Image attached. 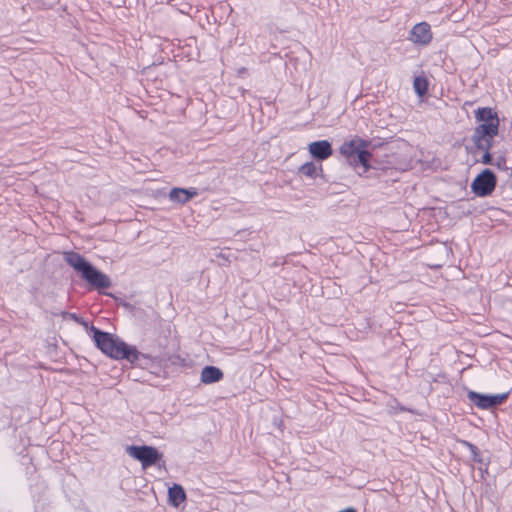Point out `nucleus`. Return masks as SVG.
<instances>
[{
    "instance_id": "f257e3e1",
    "label": "nucleus",
    "mask_w": 512,
    "mask_h": 512,
    "mask_svg": "<svg viewBox=\"0 0 512 512\" xmlns=\"http://www.w3.org/2000/svg\"><path fill=\"white\" fill-rule=\"evenodd\" d=\"M91 331L96 346L115 360H127L132 365H139L142 359H149L148 355L139 352L135 346L128 345L110 333L100 331L95 327H92Z\"/></svg>"
},
{
    "instance_id": "f03ea898",
    "label": "nucleus",
    "mask_w": 512,
    "mask_h": 512,
    "mask_svg": "<svg viewBox=\"0 0 512 512\" xmlns=\"http://www.w3.org/2000/svg\"><path fill=\"white\" fill-rule=\"evenodd\" d=\"M66 262L79 272L92 287L105 289L111 286L110 278L103 272L94 268L83 256L75 252L65 255Z\"/></svg>"
},
{
    "instance_id": "7ed1b4c3",
    "label": "nucleus",
    "mask_w": 512,
    "mask_h": 512,
    "mask_svg": "<svg viewBox=\"0 0 512 512\" xmlns=\"http://www.w3.org/2000/svg\"><path fill=\"white\" fill-rule=\"evenodd\" d=\"M370 142L359 137L345 141L340 146V153L354 167L362 166L363 172L370 169L369 160L372 154L367 150Z\"/></svg>"
},
{
    "instance_id": "20e7f679",
    "label": "nucleus",
    "mask_w": 512,
    "mask_h": 512,
    "mask_svg": "<svg viewBox=\"0 0 512 512\" xmlns=\"http://www.w3.org/2000/svg\"><path fill=\"white\" fill-rule=\"evenodd\" d=\"M126 452L130 457L140 461L143 468L153 466L162 457V454L155 447L147 445L127 446Z\"/></svg>"
},
{
    "instance_id": "39448f33",
    "label": "nucleus",
    "mask_w": 512,
    "mask_h": 512,
    "mask_svg": "<svg viewBox=\"0 0 512 512\" xmlns=\"http://www.w3.org/2000/svg\"><path fill=\"white\" fill-rule=\"evenodd\" d=\"M496 187V177L489 170H483L472 182V192L478 197H486L490 195Z\"/></svg>"
},
{
    "instance_id": "423d86ee",
    "label": "nucleus",
    "mask_w": 512,
    "mask_h": 512,
    "mask_svg": "<svg viewBox=\"0 0 512 512\" xmlns=\"http://www.w3.org/2000/svg\"><path fill=\"white\" fill-rule=\"evenodd\" d=\"M433 38L431 26L427 22L414 25L409 34V40L418 46H427Z\"/></svg>"
},
{
    "instance_id": "0eeeda50",
    "label": "nucleus",
    "mask_w": 512,
    "mask_h": 512,
    "mask_svg": "<svg viewBox=\"0 0 512 512\" xmlns=\"http://www.w3.org/2000/svg\"><path fill=\"white\" fill-rule=\"evenodd\" d=\"M497 134L489 127L475 128L472 141L478 150H490L493 146V139Z\"/></svg>"
},
{
    "instance_id": "6e6552de",
    "label": "nucleus",
    "mask_w": 512,
    "mask_h": 512,
    "mask_svg": "<svg viewBox=\"0 0 512 512\" xmlns=\"http://www.w3.org/2000/svg\"><path fill=\"white\" fill-rule=\"evenodd\" d=\"M477 121L481 122L476 128L489 127L494 130V134H498L499 118L496 112L489 107L479 108L475 113Z\"/></svg>"
},
{
    "instance_id": "1a4fd4ad",
    "label": "nucleus",
    "mask_w": 512,
    "mask_h": 512,
    "mask_svg": "<svg viewBox=\"0 0 512 512\" xmlns=\"http://www.w3.org/2000/svg\"><path fill=\"white\" fill-rule=\"evenodd\" d=\"M308 150L310 154L318 160H325L333 153L332 146L327 140L311 142L308 146Z\"/></svg>"
},
{
    "instance_id": "9d476101",
    "label": "nucleus",
    "mask_w": 512,
    "mask_h": 512,
    "mask_svg": "<svg viewBox=\"0 0 512 512\" xmlns=\"http://www.w3.org/2000/svg\"><path fill=\"white\" fill-rule=\"evenodd\" d=\"M196 189L173 188L169 193V198L173 202L184 204L193 197L197 196Z\"/></svg>"
},
{
    "instance_id": "9b49d317",
    "label": "nucleus",
    "mask_w": 512,
    "mask_h": 512,
    "mask_svg": "<svg viewBox=\"0 0 512 512\" xmlns=\"http://www.w3.org/2000/svg\"><path fill=\"white\" fill-rule=\"evenodd\" d=\"M223 378V372L215 366H205L200 375V380L203 384H212L220 381Z\"/></svg>"
},
{
    "instance_id": "f8f14e48",
    "label": "nucleus",
    "mask_w": 512,
    "mask_h": 512,
    "mask_svg": "<svg viewBox=\"0 0 512 512\" xmlns=\"http://www.w3.org/2000/svg\"><path fill=\"white\" fill-rule=\"evenodd\" d=\"M467 397L475 406H477L480 409L491 408L490 395L469 391Z\"/></svg>"
},
{
    "instance_id": "ddd939ff",
    "label": "nucleus",
    "mask_w": 512,
    "mask_h": 512,
    "mask_svg": "<svg viewBox=\"0 0 512 512\" xmlns=\"http://www.w3.org/2000/svg\"><path fill=\"white\" fill-rule=\"evenodd\" d=\"M168 496L171 504L175 507L179 506L186 499L184 489L178 484H174L169 488Z\"/></svg>"
},
{
    "instance_id": "4468645a",
    "label": "nucleus",
    "mask_w": 512,
    "mask_h": 512,
    "mask_svg": "<svg viewBox=\"0 0 512 512\" xmlns=\"http://www.w3.org/2000/svg\"><path fill=\"white\" fill-rule=\"evenodd\" d=\"M413 88L419 97H423L428 89V81L425 77L417 76L413 81Z\"/></svg>"
},
{
    "instance_id": "2eb2a0df",
    "label": "nucleus",
    "mask_w": 512,
    "mask_h": 512,
    "mask_svg": "<svg viewBox=\"0 0 512 512\" xmlns=\"http://www.w3.org/2000/svg\"><path fill=\"white\" fill-rule=\"evenodd\" d=\"M321 169V165L317 166L313 162H307L300 167L299 171L307 177L315 178Z\"/></svg>"
},
{
    "instance_id": "dca6fc26",
    "label": "nucleus",
    "mask_w": 512,
    "mask_h": 512,
    "mask_svg": "<svg viewBox=\"0 0 512 512\" xmlns=\"http://www.w3.org/2000/svg\"><path fill=\"white\" fill-rule=\"evenodd\" d=\"M463 443L470 450L473 460L475 462H479L480 463L481 462V458H480V453H479L478 448L475 445H473V444H471V443H469L467 441H463Z\"/></svg>"
},
{
    "instance_id": "f3484780",
    "label": "nucleus",
    "mask_w": 512,
    "mask_h": 512,
    "mask_svg": "<svg viewBox=\"0 0 512 512\" xmlns=\"http://www.w3.org/2000/svg\"><path fill=\"white\" fill-rule=\"evenodd\" d=\"M506 398H507L506 393L490 395L491 408L495 407L497 405H500L501 403H503L506 400Z\"/></svg>"
},
{
    "instance_id": "a211bd4d",
    "label": "nucleus",
    "mask_w": 512,
    "mask_h": 512,
    "mask_svg": "<svg viewBox=\"0 0 512 512\" xmlns=\"http://www.w3.org/2000/svg\"><path fill=\"white\" fill-rule=\"evenodd\" d=\"M489 151L490 150L483 151L484 154L482 156L481 163L486 164V165L491 164L492 156Z\"/></svg>"
},
{
    "instance_id": "6ab92c4d",
    "label": "nucleus",
    "mask_w": 512,
    "mask_h": 512,
    "mask_svg": "<svg viewBox=\"0 0 512 512\" xmlns=\"http://www.w3.org/2000/svg\"><path fill=\"white\" fill-rule=\"evenodd\" d=\"M70 318H72L75 321H78V316L74 313L69 314Z\"/></svg>"
},
{
    "instance_id": "aec40b11",
    "label": "nucleus",
    "mask_w": 512,
    "mask_h": 512,
    "mask_svg": "<svg viewBox=\"0 0 512 512\" xmlns=\"http://www.w3.org/2000/svg\"><path fill=\"white\" fill-rule=\"evenodd\" d=\"M339 512H356V510L353 508H347V509L339 511Z\"/></svg>"
}]
</instances>
